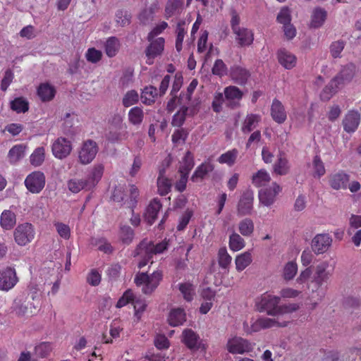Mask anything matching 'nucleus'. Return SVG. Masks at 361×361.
Wrapping results in <instances>:
<instances>
[{"label": "nucleus", "mask_w": 361, "mask_h": 361, "mask_svg": "<svg viewBox=\"0 0 361 361\" xmlns=\"http://www.w3.org/2000/svg\"><path fill=\"white\" fill-rule=\"evenodd\" d=\"M133 304L134 307V317L137 321H139L143 312L145 311L147 307L146 302L141 298H137L134 300Z\"/></svg>", "instance_id": "nucleus-50"}, {"label": "nucleus", "mask_w": 361, "mask_h": 361, "mask_svg": "<svg viewBox=\"0 0 361 361\" xmlns=\"http://www.w3.org/2000/svg\"><path fill=\"white\" fill-rule=\"evenodd\" d=\"M254 192L247 189L242 194L237 206L238 214L245 216L251 214L253 208Z\"/></svg>", "instance_id": "nucleus-15"}, {"label": "nucleus", "mask_w": 361, "mask_h": 361, "mask_svg": "<svg viewBox=\"0 0 361 361\" xmlns=\"http://www.w3.org/2000/svg\"><path fill=\"white\" fill-rule=\"evenodd\" d=\"M181 341L190 350L205 351L207 345L192 329H184L182 333Z\"/></svg>", "instance_id": "nucleus-10"}, {"label": "nucleus", "mask_w": 361, "mask_h": 361, "mask_svg": "<svg viewBox=\"0 0 361 361\" xmlns=\"http://www.w3.org/2000/svg\"><path fill=\"white\" fill-rule=\"evenodd\" d=\"M128 118L132 125L140 126L144 118V112L142 109L138 106L133 107L130 109Z\"/></svg>", "instance_id": "nucleus-41"}, {"label": "nucleus", "mask_w": 361, "mask_h": 361, "mask_svg": "<svg viewBox=\"0 0 361 361\" xmlns=\"http://www.w3.org/2000/svg\"><path fill=\"white\" fill-rule=\"evenodd\" d=\"M289 168L287 159H276V161L273 164L274 172L278 175L286 174Z\"/></svg>", "instance_id": "nucleus-51"}, {"label": "nucleus", "mask_w": 361, "mask_h": 361, "mask_svg": "<svg viewBox=\"0 0 361 361\" xmlns=\"http://www.w3.org/2000/svg\"><path fill=\"white\" fill-rule=\"evenodd\" d=\"M54 226L59 236L65 240L71 237V228L68 225L59 221H55Z\"/></svg>", "instance_id": "nucleus-53"}, {"label": "nucleus", "mask_w": 361, "mask_h": 361, "mask_svg": "<svg viewBox=\"0 0 361 361\" xmlns=\"http://www.w3.org/2000/svg\"><path fill=\"white\" fill-rule=\"evenodd\" d=\"M231 257L225 247L220 248L218 252L219 264L221 268L226 269L231 262Z\"/></svg>", "instance_id": "nucleus-52"}, {"label": "nucleus", "mask_w": 361, "mask_h": 361, "mask_svg": "<svg viewBox=\"0 0 361 361\" xmlns=\"http://www.w3.org/2000/svg\"><path fill=\"white\" fill-rule=\"evenodd\" d=\"M298 271V265L295 261H290L286 264L283 268V276L286 280L293 279Z\"/></svg>", "instance_id": "nucleus-49"}, {"label": "nucleus", "mask_w": 361, "mask_h": 361, "mask_svg": "<svg viewBox=\"0 0 361 361\" xmlns=\"http://www.w3.org/2000/svg\"><path fill=\"white\" fill-rule=\"evenodd\" d=\"M161 207V204L157 199L153 200L149 204L145 213V219L149 224H152L154 223Z\"/></svg>", "instance_id": "nucleus-32"}, {"label": "nucleus", "mask_w": 361, "mask_h": 361, "mask_svg": "<svg viewBox=\"0 0 361 361\" xmlns=\"http://www.w3.org/2000/svg\"><path fill=\"white\" fill-rule=\"evenodd\" d=\"M178 289L187 302H191L195 295V286L190 282H183L178 284Z\"/></svg>", "instance_id": "nucleus-40"}, {"label": "nucleus", "mask_w": 361, "mask_h": 361, "mask_svg": "<svg viewBox=\"0 0 361 361\" xmlns=\"http://www.w3.org/2000/svg\"><path fill=\"white\" fill-rule=\"evenodd\" d=\"M260 121V115L255 114H247L242 123V132L244 133H249L257 127Z\"/></svg>", "instance_id": "nucleus-30"}, {"label": "nucleus", "mask_w": 361, "mask_h": 361, "mask_svg": "<svg viewBox=\"0 0 361 361\" xmlns=\"http://www.w3.org/2000/svg\"><path fill=\"white\" fill-rule=\"evenodd\" d=\"M186 322V312L183 307H172L167 315V322L171 326H179Z\"/></svg>", "instance_id": "nucleus-21"}, {"label": "nucleus", "mask_w": 361, "mask_h": 361, "mask_svg": "<svg viewBox=\"0 0 361 361\" xmlns=\"http://www.w3.org/2000/svg\"><path fill=\"white\" fill-rule=\"evenodd\" d=\"M331 243L332 239L329 234H318L312 240V248L314 253L322 254L328 250Z\"/></svg>", "instance_id": "nucleus-19"}, {"label": "nucleus", "mask_w": 361, "mask_h": 361, "mask_svg": "<svg viewBox=\"0 0 361 361\" xmlns=\"http://www.w3.org/2000/svg\"><path fill=\"white\" fill-rule=\"evenodd\" d=\"M25 185L30 192L39 193L45 185V176L42 172H33L26 177Z\"/></svg>", "instance_id": "nucleus-13"}, {"label": "nucleus", "mask_w": 361, "mask_h": 361, "mask_svg": "<svg viewBox=\"0 0 361 361\" xmlns=\"http://www.w3.org/2000/svg\"><path fill=\"white\" fill-rule=\"evenodd\" d=\"M309 168L314 177L319 178L326 172L325 167L321 159H312V162L309 164Z\"/></svg>", "instance_id": "nucleus-47"}, {"label": "nucleus", "mask_w": 361, "mask_h": 361, "mask_svg": "<svg viewBox=\"0 0 361 361\" xmlns=\"http://www.w3.org/2000/svg\"><path fill=\"white\" fill-rule=\"evenodd\" d=\"M139 195L138 189L133 185H130L128 192H126L123 187H117L114 189L112 198L118 202H123L124 204L131 208L135 204V200Z\"/></svg>", "instance_id": "nucleus-8"}, {"label": "nucleus", "mask_w": 361, "mask_h": 361, "mask_svg": "<svg viewBox=\"0 0 361 361\" xmlns=\"http://www.w3.org/2000/svg\"><path fill=\"white\" fill-rule=\"evenodd\" d=\"M52 348L50 343L43 342L37 345L35 348V353L37 355L41 357L47 356L51 351Z\"/></svg>", "instance_id": "nucleus-60"}, {"label": "nucleus", "mask_w": 361, "mask_h": 361, "mask_svg": "<svg viewBox=\"0 0 361 361\" xmlns=\"http://www.w3.org/2000/svg\"><path fill=\"white\" fill-rule=\"evenodd\" d=\"M281 192L282 186L276 182H272L270 185L262 188L258 192L259 205L271 207Z\"/></svg>", "instance_id": "nucleus-6"}, {"label": "nucleus", "mask_w": 361, "mask_h": 361, "mask_svg": "<svg viewBox=\"0 0 361 361\" xmlns=\"http://www.w3.org/2000/svg\"><path fill=\"white\" fill-rule=\"evenodd\" d=\"M229 248L233 252H238L245 246L244 239L238 233H233L229 237Z\"/></svg>", "instance_id": "nucleus-42"}, {"label": "nucleus", "mask_w": 361, "mask_h": 361, "mask_svg": "<svg viewBox=\"0 0 361 361\" xmlns=\"http://www.w3.org/2000/svg\"><path fill=\"white\" fill-rule=\"evenodd\" d=\"M11 109L18 114L25 113L29 109V104L23 97H18L11 102Z\"/></svg>", "instance_id": "nucleus-45"}, {"label": "nucleus", "mask_w": 361, "mask_h": 361, "mask_svg": "<svg viewBox=\"0 0 361 361\" xmlns=\"http://www.w3.org/2000/svg\"><path fill=\"white\" fill-rule=\"evenodd\" d=\"M135 300V295L131 290H127L123 294V295L118 299L116 307L117 308H121L126 306L129 302H133Z\"/></svg>", "instance_id": "nucleus-56"}, {"label": "nucleus", "mask_w": 361, "mask_h": 361, "mask_svg": "<svg viewBox=\"0 0 361 361\" xmlns=\"http://www.w3.org/2000/svg\"><path fill=\"white\" fill-rule=\"evenodd\" d=\"M55 93L54 87L47 82L40 84L37 88V95L42 102L51 100L54 97Z\"/></svg>", "instance_id": "nucleus-35"}, {"label": "nucleus", "mask_w": 361, "mask_h": 361, "mask_svg": "<svg viewBox=\"0 0 361 361\" xmlns=\"http://www.w3.org/2000/svg\"><path fill=\"white\" fill-rule=\"evenodd\" d=\"M357 68L353 63H348L343 66L341 71L325 86L321 93L323 100L330 99L338 90L345 85L351 82L356 74Z\"/></svg>", "instance_id": "nucleus-3"}, {"label": "nucleus", "mask_w": 361, "mask_h": 361, "mask_svg": "<svg viewBox=\"0 0 361 361\" xmlns=\"http://www.w3.org/2000/svg\"><path fill=\"white\" fill-rule=\"evenodd\" d=\"M280 298L271 294L264 293L256 300V307L259 312L266 311L268 314L280 316L297 311L300 305L298 303H290L279 305Z\"/></svg>", "instance_id": "nucleus-2"}, {"label": "nucleus", "mask_w": 361, "mask_h": 361, "mask_svg": "<svg viewBox=\"0 0 361 361\" xmlns=\"http://www.w3.org/2000/svg\"><path fill=\"white\" fill-rule=\"evenodd\" d=\"M180 0H169L165 8L166 18H169L178 13L182 8Z\"/></svg>", "instance_id": "nucleus-48"}, {"label": "nucleus", "mask_w": 361, "mask_h": 361, "mask_svg": "<svg viewBox=\"0 0 361 361\" xmlns=\"http://www.w3.org/2000/svg\"><path fill=\"white\" fill-rule=\"evenodd\" d=\"M252 262V254L249 251L238 255L235 258V269L238 271L245 269Z\"/></svg>", "instance_id": "nucleus-36"}, {"label": "nucleus", "mask_w": 361, "mask_h": 361, "mask_svg": "<svg viewBox=\"0 0 361 361\" xmlns=\"http://www.w3.org/2000/svg\"><path fill=\"white\" fill-rule=\"evenodd\" d=\"M235 35V41L240 47L250 46L254 40V34L252 30L242 27L233 32Z\"/></svg>", "instance_id": "nucleus-27"}, {"label": "nucleus", "mask_w": 361, "mask_h": 361, "mask_svg": "<svg viewBox=\"0 0 361 361\" xmlns=\"http://www.w3.org/2000/svg\"><path fill=\"white\" fill-rule=\"evenodd\" d=\"M16 224V215L11 209H5L0 216V226L4 230H11Z\"/></svg>", "instance_id": "nucleus-28"}, {"label": "nucleus", "mask_w": 361, "mask_h": 361, "mask_svg": "<svg viewBox=\"0 0 361 361\" xmlns=\"http://www.w3.org/2000/svg\"><path fill=\"white\" fill-rule=\"evenodd\" d=\"M98 152L97 143L91 140L83 142L79 152V158H94Z\"/></svg>", "instance_id": "nucleus-29"}, {"label": "nucleus", "mask_w": 361, "mask_h": 361, "mask_svg": "<svg viewBox=\"0 0 361 361\" xmlns=\"http://www.w3.org/2000/svg\"><path fill=\"white\" fill-rule=\"evenodd\" d=\"M133 235V231L130 227L123 226L121 228L120 237L123 243H129L131 242Z\"/></svg>", "instance_id": "nucleus-62"}, {"label": "nucleus", "mask_w": 361, "mask_h": 361, "mask_svg": "<svg viewBox=\"0 0 361 361\" xmlns=\"http://www.w3.org/2000/svg\"><path fill=\"white\" fill-rule=\"evenodd\" d=\"M13 310L18 316L24 317H31L38 311L34 299L30 298H17L14 302Z\"/></svg>", "instance_id": "nucleus-9"}, {"label": "nucleus", "mask_w": 361, "mask_h": 361, "mask_svg": "<svg viewBox=\"0 0 361 361\" xmlns=\"http://www.w3.org/2000/svg\"><path fill=\"white\" fill-rule=\"evenodd\" d=\"M271 180L270 175L264 170L261 169L252 176V183L255 187H267L266 185Z\"/></svg>", "instance_id": "nucleus-38"}, {"label": "nucleus", "mask_w": 361, "mask_h": 361, "mask_svg": "<svg viewBox=\"0 0 361 361\" xmlns=\"http://www.w3.org/2000/svg\"><path fill=\"white\" fill-rule=\"evenodd\" d=\"M139 100V95L135 90H130L126 93L123 98V104L126 107L135 104Z\"/></svg>", "instance_id": "nucleus-55"}, {"label": "nucleus", "mask_w": 361, "mask_h": 361, "mask_svg": "<svg viewBox=\"0 0 361 361\" xmlns=\"http://www.w3.org/2000/svg\"><path fill=\"white\" fill-rule=\"evenodd\" d=\"M149 46L145 49L147 63L152 64L155 57L160 56L164 49L165 40L163 37L148 39Z\"/></svg>", "instance_id": "nucleus-11"}, {"label": "nucleus", "mask_w": 361, "mask_h": 361, "mask_svg": "<svg viewBox=\"0 0 361 361\" xmlns=\"http://www.w3.org/2000/svg\"><path fill=\"white\" fill-rule=\"evenodd\" d=\"M154 343L155 346L159 350L167 349L170 345L168 338L162 334L157 335L154 338Z\"/></svg>", "instance_id": "nucleus-64"}, {"label": "nucleus", "mask_w": 361, "mask_h": 361, "mask_svg": "<svg viewBox=\"0 0 361 361\" xmlns=\"http://www.w3.org/2000/svg\"><path fill=\"white\" fill-rule=\"evenodd\" d=\"M255 229L254 222L249 218L240 221L238 224V231L243 236H250Z\"/></svg>", "instance_id": "nucleus-43"}, {"label": "nucleus", "mask_w": 361, "mask_h": 361, "mask_svg": "<svg viewBox=\"0 0 361 361\" xmlns=\"http://www.w3.org/2000/svg\"><path fill=\"white\" fill-rule=\"evenodd\" d=\"M103 54L100 50L95 48H89L85 53V59L88 62L97 63L101 61Z\"/></svg>", "instance_id": "nucleus-54"}, {"label": "nucleus", "mask_w": 361, "mask_h": 361, "mask_svg": "<svg viewBox=\"0 0 361 361\" xmlns=\"http://www.w3.org/2000/svg\"><path fill=\"white\" fill-rule=\"evenodd\" d=\"M332 275V270L329 262L322 261L317 264L314 267H306L302 270L296 281L298 284L306 283L307 288L310 289L312 285V292L317 290L324 283H326Z\"/></svg>", "instance_id": "nucleus-1"}, {"label": "nucleus", "mask_w": 361, "mask_h": 361, "mask_svg": "<svg viewBox=\"0 0 361 361\" xmlns=\"http://www.w3.org/2000/svg\"><path fill=\"white\" fill-rule=\"evenodd\" d=\"M345 42L342 40L335 41L330 46V53L334 58L341 57V54L345 47Z\"/></svg>", "instance_id": "nucleus-57"}, {"label": "nucleus", "mask_w": 361, "mask_h": 361, "mask_svg": "<svg viewBox=\"0 0 361 361\" xmlns=\"http://www.w3.org/2000/svg\"><path fill=\"white\" fill-rule=\"evenodd\" d=\"M327 18V11L322 8L317 7L311 13L309 27L317 29L323 26Z\"/></svg>", "instance_id": "nucleus-24"}, {"label": "nucleus", "mask_w": 361, "mask_h": 361, "mask_svg": "<svg viewBox=\"0 0 361 361\" xmlns=\"http://www.w3.org/2000/svg\"><path fill=\"white\" fill-rule=\"evenodd\" d=\"M272 118L278 123H283L286 119V113L281 102L274 99L271 108Z\"/></svg>", "instance_id": "nucleus-31"}, {"label": "nucleus", "mask_w": 361, "mask_h": 361, "mask_svg": "<svg viewBox=\"0 0 361 361\" xmlns=\"http://www.w3.org/2000/svg\"><path fill=\"white\" fill-rule=\"evenodd\" d=\"M170 166L169 159H164L161 166L159 169V175L157 178L158 192L161 195H165L171 190V183L169 179L164 176L165 170Z\"/></svg>", "instance_id": "nucleus-18"}, {"label": "nucleus", "mask_w": 361, "mask_h": 361, "mask_svg": "<svg viewBox=\"0 0 361 361\" xmlns=\"http://www.w3.org/2000/svg\"><path fill=\"white\" fill-rule=\"evenodd\" d=\"M15 269L7 267L4 269H0V290L8 291L12 289L18 283Z\"/></svg>", "instance_id": "nucleus-12"}, {"label": "nucleus", "mask_w": 361, "mask_h": 361, "mask_svg": "<svg viewBox=\"0 0 361 361\" xmlns=\"http://www.w3.org/2000/svg\"><path fill=\"white\" fill-rule=\"evenodd\" d=\"M168 247V242L166 240H164L159 243L154 245L150 242H142L138 246V250L140 251L139 254H142L145 252L147 255H156L161 254L164 250H166Z\"/></svg>", "instance_id": "nucleus-23"}, {"label": "nucleus", "mask_w": 361, "mask_h": 361, "mask_svg": "<svg viewBox=\"0 0 361 361\" xmlns=\"http://www.w3.org/2000/svg\"><path fill=\"white\" fill-rule=\"evenodd\" d=\"M287 322H279L276 319H271L267 317H262L254 321L250 329L245 330L247 334H252L253 332L259 331L264 329H269L274 326L283 327L287 326Z\"/></svg>", "instance_id": "nucleus-14"}, {"label": "nucleus", "mask_w": 361, "mask_h": 361, "mask_svg": "<svg viewBox=\"0 0 361 361\" xmlns=\"http://www.w3.org/2000/svg\"><path fill=\"white\" fill-rule=\"evenodd\" d=\"M360 122V114L355 110L349 111L343 119V126L345 132L354 133L358 128Z\"/></svg>", "instance_id": "nucleus-20"}, {"label": "nucleus", "mask_w": 361, "mask_h": 361, "mask_svg": "<svg viewBox=\"0 0 361 361\" xmlns=\"http://www.w3.org/2000/svg\"><path fill=\"white\" fill-rule=\"evenodd\" d=\"M185 23H179L177 25V37L176 42V48L178 51H180L182 49V43L185 36V28L183 27Z\"/></svg>", "instance_id": "nucleus-59"}, {"label": "nucleus", "mask_w": 361, "mask_h": 361, "mask_svg": "<svg viewBox=\"0 0 361 361\" xmlns=\"http://www.w3.org/2000/svg\"><path fill=\"white\" fill-rule=\"evenodd\" d=\"M35 237V229L30 223H23L17 226L13 231L15 243L20 247L30 244Z\"/></svg>", "instance_id": "nucleus-7"}, {"label": "nucleus", "mask_w": 361, "mask_h": 361, "mask_svg": "<svg viewBox=\"0 0 361 361\" xmlns=\"http://www.w3.org/2000/svg\"><path fill=\"white\" fill-rule=\"evenodd\" d=\"M25 145H17L10 149L8 154L11 158H20L25 156Z\"/></svg>", "instance_id": "nucleus-63"}, {"label": "nucleus", "mask_w": 361, "mask_h": 361, "mask_svg": "<svg viewBox=\"0 0 361 361\" xmlns=\"http://www.w3.org/2000/svg\"><path fill=\"white\" fill-rule=\"evenodd\" d=\"M212 73L219 76H223L227 73V67L221 59H217L212 68Z\"/></svg>", "instance_id": "nucleus-61"}, {"label": "nucleus", "mask_w": 361, "mask_h": 361, "mask_svg": "<svg viewBox=\"0 0 361 361\" xmlns=\"http://www.w3.org/2000/svg\"><path fill=\"white\" fill-rule=\"evenodd\" d=\"M212 169L213 167L212 164L209 162H205L196 169L191 178V180L193 182H197L200 180H202L205 176V175L208 172L212 171Z\"/></svg>", "instance_id": "nucleus-46"}, {"label": "nucleus", "mask_w": 361, "mask_h": 361, "mask_svg": "<svg viewBox=\"0 0 361 361\" xmlns=\"http://www.w3.org/2000/svg\"><path fill=\"white\" fill-rule=\"evenodd\" d=\"M224 94L228 105L232 108L239 106V102L243 96V92L235 86H228L224 89Z\"/></svg>", "instance_id": "nucleus-22"}, {"label": "nucleus", "mask_w": 361, "mask_h": 361, "mask_svg": "<svg viewBox=\"0 0 361 361\" xmlns=\"http://www.w3.org/2000/svg\"><path fill=\"white\" fill-rule=\"evenodd\" d=\"M349 180V176L343 172L333 174L329 177V184L331 187L336 190L346 189Z\"/></svg>", "instance_id": "nucleus-25"}, {"label": "nucleus", "mask_w": 361, "mask_h": 361, "mask_svg": "<svg viewBox=\"0 0 361 361\" xmlns=\"http://www.w3.org/2000/svg\"><path fill=\"white\" fill-rule=\"evenodd\" d=\"M68 190L73 193H78L81 190H91L90 186L86 178H72L68 182Z\"/></svg>", "instance_id": "nucleus-33"}, {"label": "nucleus", "mask_w": 361, "mask_h": 361, "mask_svg": "<svg viewBox=\"0 0 361 361\" xmlns=\"http://www.w3.org/2000/svg\"><path fill=\"white\" fill-rule=\"evenodd\" d=\"M254 345L248 340L237 336L231 335L226 341L225 348L233 355H243L253 350Z\"/></svg>", "instance_id": "nucleus-5"}, {"label": "nucleus", "mask_w": 361, "mask_h": 361, "mask_svg": "<svg viewBox=\"0 0 361 361\" xmlns=\"http://www.w3.org/2000/svg\"><path fill=\"white\" fill-rule=\"evenodd\" d=\"M120 47V42L118 39L115 37L107 38L104 43L105 54L109 58H112L118 54Z\"/></svg>", "instance_id": "nucleus-34"}, {"label": "nucleus", "mask_w": 361, "mask_h": 361, "mask_svg": "<svg viewBox=\"0 0 361 361\" xmlns=\"http://www.w3.org/2000/svg\"><path fill=\"white\" fill-rule=\"evenodd\" d=\"M157 94V90L154 87H146L142 92L141 99L144 104L150 105L154 102Z\"/></svg>", "instance_id": "nucleus-44"}, {"label": "nucleus", "mask_w": 361, "mask_h": 361, "mask_svg": "<svg viewBox=\"0 0 361 361\" xmlns=\"http://www.w3.org/2000/svg\"><path fill=\"white\" fill-rule=\"evenodd\" d=\"M231 77L235 82L243 85L250 77V73L240 66H235L231 68Z\"/></svg>", "instance_id": "nucleus-37"}, {"label": "nucleus", "mask_w": 361, "mask_h": 361, "mask_svg": "<svg viewBox=\"0 0 361 361\" xmlns=\"http://www.w3.org/2000/svg\"><path fill=\"white\" fill-rule=\"evenodd\" d=\"M200 102L195 100L188 107L181 108L173 117L172 125L174 126L180 127L182 126L185 120L186 116H193L196 114L198 111V106Z\"/></svg>", "instance_id": "nucleus-16"}, {"label": "nucleus", "mask_w": 361, "mask_h": 361, "mask_svg": "<svg viewBox=\"0 0 361 361\" xmlns=\"http://www.w3.org/2000/svg\"><path fill=\"white\" fill-rule=\"evenodd\" d=\"M162 278L163 274L160 270L154 271L152 274L139 272L135 275L134 281L142 293L151 295L157 288Z\"/></svg>", "instance_id": "nucleus-4"}, {"label": "nucleus", "mask_w": 361, "mask_h": 361, "mask_svg": "<svg viewBox=\"0 0 361 361\" xmlns=\"http://www.w3.org/2000/svg\"><path fill=\"white\" fill-rule=\"evenodd\" d=\"M104 172V167L102 165H97L90 172L86 180L92 190L101 180Z\"/></svg>", "instance_id": "nucleus-39"}, {"label": "nucleus", "mask_w": 361, "mask_h": 361, "mask_svg": "<svg viewBox=\"0 0 361 361\" xmlns=\"http://www.w3.org/2000/svg\"><path fill=\"white\" fill-rule=\"evenodd\" d=\"M277 55L279 63L286 69L290 70L296 66L297 58L290 51L281 49L278 51Z\"/></svg>", "instance_id": "nucleus-26"}, {"label": "nucleus", "mask_w": 361, "mask_h": 361, "mask_svg": "<svg viewBox=\"0 0 361 361\" xmlns=\"http://www.w3.org/2000/svg\"><path fill=\"white\" fill-rule=\"evenodd\" d=\"M51 149L56 158H66L72 151V145L70 140L60 137L54 142Z\"/></svg>", "instance_id": "nucleus-17"}, {"label": "nucleus", "mask_w": 361, "mask_h": 361, "mask_svg": "<svg viewBox=\"0 0 361 361\" xmlns=\"http://www.w3.org/2000/svg\"><path fill=\"white\" fill-rule=\"evenodd\" d=\"M276 19L279 23L283 25L290 23L291 16L290 9L288 7H283L277 15Z\"/></svg>", "instance_id": "nucleus-58"}]
</instances>
